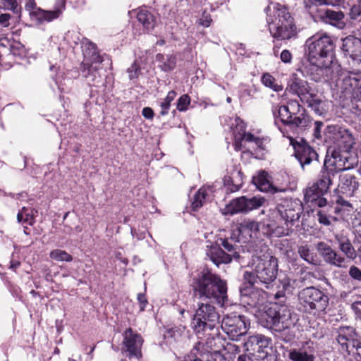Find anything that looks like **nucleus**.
Wrapping results in <instances>:
<instances>
[{
    "label": "nucleus",
    "mask_w": 361,
    "mask_h": 361,
    "mask_svg": "<svg viewBox=\"0 0 361 361\" xmlns=\"http://www.w3.org/2000/svg\"><path fill=\"white\" fill-rule=\"evenodd\" d=\"M221 352L226 354V361H229L230 359H232L233 355L240 352V348L234 343L225 342Z\"/></svg>",
    "instance_id": "nucleus-47"
},
{
    "label": "nucleus",
    "mask_w": 361,
    "mask_h": 361,
    "mask_svg": "<svg viewBox=\"0 0 361 361\" xmlns=\"http://www.w3.org/2000/svg\"><path fill=\"white\" fill-rule=\"evenodd\" d=\"M266 203L267 200L262 196H254L250 198L242 196L233 200L226 206V213L230 214L248 213L254 209L264 207Z\"/></svg>",
    "instance_id": "nucleus-10"
},
{
    "label": "nucleus",
    "mask_w": 361,
    "mask_h": 361,
    "mask_svg": "<svg viewBox=\"0 0 361 361\" xmlns=\"http://www.w3.org/2000/svg\"><path fill=\"white\" fill-rule=\"evenodd\" d=\"M300 257L310 264H316V255L307 245H300L298 248Z\"/></svg>",
    "instance_id": "nucleus-40"
},
{
    "label": "nucleus",
    "mask_w": 361,
    "mask_h": 361,
    "mask_svg": "<svg viewBox=\"0 0 361 361\" xmlns=\"http://www.w3.org/2000/svg\"><path fill=\"white\" fill-rule=\"evenodd\" d=\"M140 72L139 66L135 62H134L130 68H128V73L129 74V78L130 80L137 78Z\"/></svg>",
    "instance_id": "nucleus-55"
},
{
    "label": "nucleus",
    "mask_w": 361,
    "mask_h": 361,
    "mask_svg": "<svg viewBox=\"0 0 361 361\" xmlns=\"http://www.w3.org/2000/svg\"><path fill=\"white\" fill-rule=\"evenodd\" d=\"M303 212V206L298 199H284L274 209H269L272 217L279 216L284 221L283 226H276L275 223L267 224L269 231L277 237L288 235L292 227L298 221Z\"/></svg>",
    "instance_id": "nucleus-2"
},
{
    "label": "nucleus",
    "mask_w": 361,
    "mask_h": 361,
    "mask_svg": "<svg viewBox=\"0 0 361 361\" xmlns=\"http://www.w3.org/2000/svg\"><path fill=\"white\" fill-rule=\"evenodd\" d=\"M292 54L288 49H284L280 54V59L282 62L289 63L292 61Z\"/></svg>",
    "instance_id": "nucleus-59"
},
{
    "label": "nucleus",
    "mask_w": 361,
    "mask_h": 361,
    "mask_svg": "<svg viewBox=\"0 0 361 361\" xmlns=\"http://www.w3.org/2000/svg\"><path fill=\"white\" fill-rule=\"evenodd\" d=\"M0 9L8 10L15 14H20L22 8L17 0H0Z\"/></svg>",
    "instance_id": "nucleus-41"
},
{
    "label": "nucleus",
    "mask_w": 361,
    "mask_h": 361,
    "mask_svg": "<svg viewBox=\"0 0 361 361\" xmlns=\"http://www.w3.org/2000/svg\"><path fill=\"white\" fill-rule=\"evenodd\" d=\"M212 21V19L210 14L204 11L203 12L201 18L198 19L197 23L204 27H208L210 25Z\"/></svg>",
    "instance_id": "nucleus-51"
},
{
    "label": "nucleus",
    "mask_w": 361,
    "mask_h": 361,
    "mask_svg": "<svg viewBox=\"0 0 361 361\" xmlns=\"http://www.w3.org/2000/svg\"><path fill=\"white\" fill-rule=\"evenodd\" d=\"M216 243L219 244L221 247H222L231 259L240 262V255L238 251V246L237 245L232 243L228 238H219Z\"/></svg>",
    "instance_id": "nucleus-34"
},
{
    "label": "nucleus",
    "mask_w": 361,
    "mask_h": 361,
    "mask_svg": "<svg viewBox=\"0 0 361 361\" xmlns=\"http://www.w3.org/2000/svg\"><path fill=\"white\" fill-rule=\"evenodd\" d=\"M310 123L309 116L305 114V109L302 107L300 113L293 116L288 126L303 130L310 126Z\"/></svg>",
    "instance_id": "nucleus-33"
},
{
    "label": "nucleus",
    "mask_w": 361,
    "mask_h": 361,
    "mask_svg": "<svg viewBox=\"0 0 361 361\" xmlns=\"http://www.w3.org/2000/svg\"><path fill=\"white\" fill-rule=\"evenodd\" d=\"M208 195L207 190L204 188H201L195 194L193 200L191 204L192 210L197 211L203 206L206 197Z\"/></svg>",
    "instance_id": "nucleus-38"
},
{
    "label": "nucleus",
    "mask_w": 361,
    "mask_h": 361,
    "mask_svg": "<svg viewBox=\"0 0 361 361\" xmlns=\"http://www.w3.org/2000/svg\"><path fill=\"white\" fill-rule=\"evenodd\" d=\"M11 19V15L8 14V13H3V14H1L0 15V24L3 26V27H8L10 23H9V20Z\"/></svg>",
    "instance_id": "nucleus-61"
},
{
    "label": "nucleus",
    "mask_w": 361,
    "mask_h": 361,
    "mask_svg": "<svg viewBox=\"0 0 361 361\" xmlns=\"http://www.w3.org/2000/svg\"><path fill=\"white\" fill-rule=\"evenodd\" d=\"M302 102L307 104V106L312 110L314 112L318 115H322L324 113V109L322 107V100L319 99L314 91L312 92V94H310L305 99H304Z\"/></svg>",
    "instance_id": "nucleus-37"
},
{
    "label": "nucleus",
    "mask_w": 361,
    "mask_h": 361,
    "mask_svg": "<svg viewBox=\"0 0 361 361\" xmlns=\"http://www.w3.org/2000/svg\"><path fill=\"white\" fill-rule=\"evenodd\" d=\"M206 255L217 267L221 264H228L233 260L230 255L216 243L207 246Z\"/></svg>",
    "instance_id": "nucleus-27"
},
{
    "label": "nucleus",
    "mask_w": 361,
    "mask_h": 361,
    "mask_svg": "<svg viewBox=\"0 0 361 361\" xmlns=\"http://www.w3.org/2000/svg\"><path fill=\"white\" fill-rule=\"evenodd\" d=\"M314 348L312 341L305 342L300 348L290 349L288 357L292 361H314Z\"/></svg>",
    "instance_id": "nucleus-24"
},
{
    "label": "nucleus",
    "mask_w": 361,
    "mask_h": 361,
    "mask_svg": "<svg viewBox=\"0 0 361 361\" xmlns=\"http://www.w3.org/2000/svg\"><path fill=\"white\" fill-rule=\"evenodd\" d=\"M137 20L147 30H152L154 27L155 18L154 15L145 8H141L137 11Z\"/></svg>",
    "instance_id": "nucleus-35"
},
{
    "label": "nucleus",
    "mask_w": 361,
    "mask_h": 361,
    "mask_svg": "<svg viewBox=\"0 0 361 361\" xmlns=\"http://www.w3.org/2000/svg\"><path fill=\"white\" fill-rule=\"evenodd\" d=\"M271 339L262 334L249 336L244 346L250 355L256 360H263L268 355V348Z\"/></svg>",
    "instance_id": "nucleus-12"
},
{
    "label": "nucleus",
    "mask_w": 361,
    "mask_h": 361,
    "mask_svg": "<svg viewBox=\"0 0 361 361\" xmlns=\"http://www.w3.org/2000/svg\"><path fill=\"white\" fill-rule=\"evenodd\" d=\"M82 50L85 58L84 62L101 63L102 60L97 52L96 44L85 38L82 42Z\"/></svg>",
    "instance_id": "nucleus-29"
},
{
    "label": "nucleus",
    "mask_w": 361,
    "mask_h": 361,
    "mask_svg": "<svg viewBox=\"0 0 361 361\" xmlns=\"http://www.w3.org/2000/svg\"><path fill=\"white\" fill-rule=\"evenodd\" d=\"M221 329L231 340L238 338L247 331V324L245 317L231 313L226 315L221 322Z\"/></svg>",
    "instance_id": "nucleus-11"
},
{
    "label": "nucleus",
    "mask_w": 361,
    "mask_h": 361,
    "mask_svg": "<svg viewBox=\"0 0 361 361\" xmlns=\"http://www.w3.org/2000/svg\"><path fill=\"white\" fill-rule=\"evenodd\" d=\"M240 231L243 233H257L259 230V223L252 219H245L240 224Z\"/></svg>",
    "instance_id": "nucleus-39"
},
{
    "label": "nucleus",
    "mask_w": 361,
    "mask_h": 361,
    "mask_svg": "<svg viewBox=\"0 0 361 361\" xmlns=\"http://www.w3.org/2000/svg\"><path fill=\"white\" fill-rule=\"evenodd\" d=\"M335 176L334 170L323 166L316 183L305 189L304 200L310 203L312 207H324L327 205V200L323 196L327 193L333 183Z\"/></svg>",
    "instance_id": "nucleus-7"
},
{
    "label": "nucleus",
    "mask_w": 361,
    "mask_h": 361,
    "mask_svg": "<svg viewBox=\"0 0 361 361\" xmlns=\"http://www.w3.org/2000/svg\"><path fill=\"white\" fill-rule=\"evenodd\" d=\"M197 307L190 323V327L195 335L204 334L206 330L216 331L219 314L212 305L214 301L195 300Z\"/></svg>",
    "instance_id": "nucleus-6"
},
{
    "label": "nucleus",
    "mask_w": 361,
    "mask_h": 361,
    "mask_svg": "<svg viewBox=\"0 0 361 361\" xmlns=\"http://www.w3.org/2000/svg\"><path fill=\"white\" fill-rule=\"evenodd\" d=\"M357 171H345L339 175V191L348 197H353L358 190L360 184L357 176Z\"/></svg>",
    "instance_id": "nucleus-20"
},
{
    "label": "nucleus",
    "mask_w": 361,
    "mask_h": 361,
    "mask_svg": "<svg viewBox=\"0 0 361 361\" xmlns=\"http://www.w3.org/2000/svg\"><path fill=\"white\" fill-rule=\"evenodd\" d=\"M65 8V1L59 0L54 11H46L41 8H36L31 13V18L35 20L38 24L49 23L58 18Z\"/></svg>",
    "instance_id": "nucleus-22"
},
{
    "label": "nucleus",
    "mask_w": 361,
    "mask_h": 361,
    "mask_svg": "<svg viewBox=\"0 0 361 361\" xmlns=\"http://www.w3.org/2000/svg\"><path fill=\"white\" fill-rule=\"evenodd\" d=\"M310 65L307 73L315 82H326L333 78V63H326L324 61H309Z\"/></svg>",
    "instance_id": "nucleus-18"
},
{
    "label": "nucleus",
    "mask_w": 361,
    "mask_h": 361,
    "mask_svg": "<svg viewBox=\"0 0 361 361\" xmlns=\"http://www.w3.org/2000/svg\"><path fill=\"white\" fill-rule=\"evenodd\" d=\"M34 212L37 213V212L34 209L26 208V210L24 211V223H27L29 225L33 224Z\"/></svg>",
    "instance_id": "nucleus-53"
},
{
    "label": "nucleus",
    "mask_w": 361,
    "mask_h": 361,
    "mask_svg": "<svg viewBox=\"0 0 361 361\" xmlns=\"http://www.w3.org/2000/svg\"><path fill=\"white\" fill-rule=\"evenodd\" d=\"M351 341L348 338V341L346 343V345L348 346V351L343 350L342 346L340 345L339 350L343 355L345 357H348L350 361H355L356 354H355V343H352Z\"/></svg>",
    "instance_id": "nucleus-48"
},
{
    "label": "nucleus",
    "mask_w": 361,
    "mask_h": 361,
    "mask_svg": "<svg viewBox=\"0 0 361 361\" xmlns=\"http://www.w3.org/2000/svg\"><path fill=\"white\" fill-rule=\"evenodd\" d=\"M348 274L353 279L361 282V270L358 267L351 266L349 269Z\"/></svg>",
    "instance_id": "nucleus-52"
},
{
    "label": "nucleus",
    "mask_w": 361,
    "mask_h": 361,
    "mask_svg": "<svg viewBox=\"0 0 361 361\" xmlns=\"http://www.w3.org/2000/svg\"><path fill=\"white\" fill-rule=\"evenodd\" d=\"M265 11L269 30L273 38L288 40L297 36V27L294 19L286 7L276 4L272 8L267 6Z\"/></svg>",
    "instance_id": "nucleus-3"
},
{
    "label": "nucleus",
    "mask_w": 361,
    "mask_h": 361,
    "mask_svg": "<svg viewBox=\"0 0 361 361\" xmlns=\"http://www.w3.org/2000/svg\"><path fill=\"white\" fill-rule=\"evenodd\" d=\"M254 183L261 191H267L271 186L267 179V173L264 171L254 178Z\"/></svg>",
    "instance_id": "nucleus-43"
},
{
    "label": "nucleus",
    "mask_w": 361,
    "mask_h": 361,
    "mask_svg": "<svg viewBox=\"0 0 361 361\" xmlns=\"http://www.w3.org/2000/svg\"><path fill=\"white\" fill-rule=\"evenodd\" d=\"M336 203L338 205L341 207V208H339L340 212L342 209H345L347 212H350L353 208L352 204L348 201L340 196L338 197Z\"/></svg>",
    "instance_id": "nucleus-56"
},
{
    "label": "nucleus",
    "mask_w": 361,
    "mask_h": 361,
    "mask_svg": "<svg viewBox=\"0 0 361 361\" xmlns=\"http://www.w3.org/2000/svg\"><path fill=\"white\" fill-rule=\"evenodd\" d=\"M190 104V98L188 94H183L178 99L176 108L180 111H185Z\"/></svg>",
    "instance_id": "nucleus-49"
},
{
    "label": "nucleus",
    "mask_w": 361,
    "mask_h": 361,
    "mask_svg": "<svg viewBox=\"0 0 361 361\" xmlns=\"http://www.w3.org/2000/svg\"><path fill=\"white\" fill-rule=\"evenodd\" d=\"M122 350L127 353L129 358H140L142 357L141 348L143 340L140 334L131 328L127 329L123 334Z\"/></svg>",
    "instance_id": "nucleus-13"
},
{
    "label": "nucleus",
    "mask_w": 361,
    "mask_h": 361,
    "mask_svg": "<svg viewBox=\"0 0 361 361\" xmlns=\"http://www.w3.org/2000/svg\"><path fill=\"white\" fill-rule=\"evenodd\" d=\"M348 338L352 343H355V361H361V341L357 339V334L352 326H341L337 330L336 341L342 350L348 351L346 343Z\"/></svg>",
    "instance_id": "nucleus-17"
},
{
    "label": "nucleus",
    "mask_w": 361,
    "mask_h": 361,
    "mask_svg": "<svg viewBox=\"0 0 361 361\" xmlns=\"http://www.w3.org/2000/svg\"><path fill=\"white\" fill-rule=\"evenodd\" d=\"M253 271H246L243 274L245 284L254 286L258 282L267 288L276 280L278 274V259L269 254L253 255L251 261Z\"/></svg>",
    "instance_id": "nucleus-4"
},
{
    "label": "nucleus",
    "mask_w": 361,
    "mask_h": 361,
    "mask_svg": "<svg viewBox=\"0 0 361 361\" xmlns=\"http://www.w3.org/2000/svg\"><path fill=\"white\" fill-rule=\"evenodd\" d=\"M192 290L194 300L215 301L222 306L227 300L226 281L208 269H204L194 278Z\"/></svg>",
    "instance_id": "nucleus-1"
},
{
    "label": "nucleus",
    "mask_w": 361,
    "mask_h": 361,
    "mask_svg": "<svg viewBox=\"0 0 361 361\" xmlns=\"http://www.w3.org/2000/svg\"><path fill=\"white\" fill-rule=\"evenodd\" d=\"M317 249L326 263L338 268H345L348 266L349 260L326 243L324 242L319 243Z\"/></svg>",
    "instance_id": "nucleus-19"
},
{
    "label": "nucleus",
    "mask_w": 361,
    "mask_h": 361,
    "mask_svg": "<svg viewBox=\"0 0 361 361\" xmlns=\"http://www.w3.org/2000/svg\"><path fill=\"white\" fill-rule=\"evenodd\" d=\"M350 16L352 19L356 20L361 17V4L358 1V5H354L350 11Z\"/></svg>",
    "instance_id": "nucleus-58"
},
{
    "label": "nucleus",
    "mask_w": 361,
    "mask_h": 361,
    "mask_svg": "<svg viewBox=\"0 0 361 361\" xmlns=\"http://www.w3.org/2000/svg\"><path fill=\"white\" fill-rule=\"evenodd\" d=\"M324 16L329 20V23L336 24V23L342 20L344 18V14L341 11H334L331 10H326L324 13Z\"/></svg>",
    "instance_id": "nucleus-46"
},
{
    "label": "nucleus",
    "mask_w": 361,
    "mask_h": 361,
    "mask_svg": "<svg viewBox=\"0 0 361 361\" xmlns=\"http://www.w3.org/2000/svg\"><path fill=\"white\" fill-rule=\"evenodd\" d=\"M320 208L318 210L317 216V221L319 224L324 226L331 225L330 218L332 217V214L340 213V209L338 207H334L327 201V205L324 207H319Z\"/></svg>",
    "instance_id": "nucleus-32"
},
{
    "label": "nucleus",
    "mask_w": 361,
    "mask_h": 361,
    "mask_svg": "<svg viewBox=\"0 0 361 361\" xmlns=\"http://www.w3.org/2000/svg\"><path fill=\"white\" fill-rule=\"evenodd\" d=\"M282 285V290L285 292H291L293 288V281L288 277L285 276L281 281Z\"/></svg>",
    "instance_id": "nucleus-57"
},
{
    "label": "nucleus",
    "mask_w": 361,
    "mask_h": 361,
    "mask_svg": "<svg viewBox=\"0 0 361 361\" xmlns=\"http://www.w3.org/2000/svg\"><path fill=\"white\" fill-rule=\"evenodd\" d=\"M294 148V155L300 162L302 169L311 164L319 163V155L316 150L307 142L301 140V142H292Z\"/></svg>",
    "instance_id": "nucleus-14"
},
{
    "label": "nucleus",
    "mask_w": 361,
    "mask_h": 361,
    "mask_svg": "<svg viewBox=\"0 0 361 361\" xmlns=\"http://www.w3.org/2000/svg\"><path fill=\"white\" fill-rule=\"evenodd\" d=\"M137 298L140 303V310L143 311L148 303L146 295L144 293H139Z\"/></svg>",
    "instance_id": "nucleus-60"
},
{
    "label": "nucleus",
    "mask_w": 361,
    "mask_h": 361,
    "mask_svg": "<svg viewBox=\"0 0 361 361\" xmlns=\"http://www.w3.org/2000/svg\"><path fill=\"white\" fill-rule=\"evenodd\" d=\"M324 126V123L322 121H315L314 128L313 132V137L316 140H321L322 137V128Z\"/></svg>",
    "instance_id": "nucleus-54"
},
{
    "label": "nucleus",
    "mask_w": 361,
    "mask_h": 361,
    "mask_svg": "<svg viewBox=\"0 0 361 361\" xmlns=\"http://www.w3.org/2000/svg\"><path fill=\"white\" fill-rule=\"evenodd\" d=\"M331 154L330 157L327 155L324 159V166L334 170V173L349 171L353 168V164L349 163L348 158L342 154L340 151L329 148L327 154Z\"/></svg>",
    "instance_id": "nucleus-16"
},
{
    "label": "nucleus",
    "mask_w": 361,
    "mask_h": 361,
    "mask_svg": "<svg viewBox=\"0 0 361 361\" xmlns=\"http://www.w3.org/2000/svg\"><path fill=\"white\" fill-rule=\"evenodd\" d=\"M99 64L100 63H96L95 62L82 63V75L91 85H96V84L99 82L100 75L98 73Z\"/></svg>",
    "instance_id": "nucleus-30"
},
{
    "label": "nucleus",
    "mask_w": 361,
    "mask_h": 361,
    "mask_svg": "<svg viewBox=\"0 0 361 361\" xmlns=\"http://www.w3.org/2000/svg\"><path fill=\"white\" fill-rule=\"evenodd\" d=\"M142 116L152 120L154 118V111L150 107H145L142 111Z\"/></svg>",
    "instance_id": "nucleus-62"
},
{
    "label": "nucleus",
    "mask_w": 361,
    "mask_h": 361,
    "mask_svg": "<svg viewBox=\"0 0 361 361\" xmlns=\"http://www.w3.org/2000/svg\"><path fill=\"white\" fill-rule=\"evenodd\" d=\"M176 97V92L173 90H171L168 92L166 97L164 99L163 102L160 103L161 111L160 115L164 116L169 113V110L171 106V103L174 100Z\"/></svg>",
    "instance_id": "nucleus-42"
},
{
    "label": "nucleus",
    "mask_w": 361,
    "mask_h": 361,
    "mask_svg": "<svg viewBox=\"0 0 361 361\" xmlns=\"http://www.w3.org/2000/svg\"><path fill=\"white\" fill-rule=\"evenodd\" d=\"M240 128L243 133L240 132L238 135H235L234 146L236 151L241 150L244 148V144L246 142L253 143L257 147L263 149V139L255 137L250 133H245L244 123H242Z\"/></svg>",
    "instance_id": "nucleus-26"
},
{
    "label": "nucleus",
    "mask_w": 361,
    "mask_h": 361,
    "mask_svg": "<svg viewBox=\"0 0 361 361\" xmlns=\"http://www.w3.org/2000/svg\"><path fill=\"white\" fill-rule=\"evenodd\" d=\"M329 305V297L320 290L311 286L298 293L299 309L315 315L324 312Z\"/></svg>",
    "instance_id": "nucleus-9"
},
{
    "label": "nucleus",
    "mask_w": 361,
    "mask_h": 361,
    "mask_svg": "<svg viewBox=\"0 0 361 361\" xmlns=\"http://www.w3.org/2000/svg\"><path fill=\"white\" fill-rule=\"evenodd\" d=\"M196 336L200 339L205 341L207 346L214 352L216 359L218 358L220 361H226V354L221 352L226 341L220 335L219 326L216 327V331L206 330L204 334Z\"/></svg>",
    "instance_id": "nucleus-15"
},
{
    "label": "nucleus",
    "mask_w": 361,
    "mask_h": 361,
    "mask_svg": "<svg viewBox=\"0 0 361 361\" xmlns=\"http://www.w3.org/2000/svg\"><path fill=\"white\" fill-rule=\"evenodd\" d=\"M343 52L348 55L353 61L361 62V39L353 35H349L343 39Z\"/></svg>",
    "instance_id": "nucleus-23"
},
{
    "label": "nucleus",
    "mask_w": 361,
    "mask_h": 361,
    "mask_svg": "<svg viewBox=\"0 0 361 361\" xmlns=\"http://www.w3.org/2000/svg\"><path fill=\"white\" fill-rule=\"evenodd\" d=\"M245 288H240L241 302L251 307H257L265 301L266 293L262 289L254 288L250 284H245Z\"/></svg>",
    "instance_id": "nucleus-21"
},
{
    "label": "nucleus",
    "mask_w": 361,
    "mask_h": 361,
    "mask_svg": "<svg viewBox=\"0 0 361 361\" xmlns=\"http://www.w3.org/2000/svg\"><path fill=\"white\" fill-rule=\"evenodd\" d=\"M360 76L354 73H350L349 75L345 77L343 83L345 86L349 85L352 88H356L359 86Z\"/></svg>",
    "instance_id": "nucleus-50"
},
{
    "label": "nucleus",
    "mask_w": 361,
    "mask_h": 361,
    "mask_svg": "<svg viewBox=\"0 0 361 361\" xmlns=\"http://www.w3.org/2000/svg\"><path fill=\"white\" fill-rule=\"evenodd\" d=\"M297 321L296 314L291 312L287 305L279 302L272 304L259 317L262 326L278 332L291 329Z\"/></svg>",
    "instance_id": "nucleus-5"
},
{
    "label": "nucleus",
    "mask_w": 361,
    "mask_h": 361,
    "mask_svg": "<svg viewBox=\"0 0 361 361\" xmlns=\"http://www.w3.org/2000/svg\"><path fill=\"white\" fill-rule=\"evenodd\" d=\"M309 61H324L333 63L334 44L331 37L326 33H317L310 37L305 43Z\"/></svg>",
    "instance_id": "nucleus-8"
},
{
    "label": "nucleus",
    "mask_w": 361,
    "mask_h": 361,
    "mask_svg": "<svg viewBox=\"0 0 361 361\" xmlns=\"http://www.w3.org/2000/svg\"><path fill=\"white\" fill-rule=\"evenodd\" d=\"M156 60L159 63L160 68L165 72L173 70L176 65V57L173 55L158 54Z\"/></svg>",
    "instance_id": "nucleus-36"
},
{
    "label": "nucleus",
    "mask_w": 361,
    "mask_h": 361,
    "mask_svg": "<svg viewBox=\"0 0 361 361\" xmlns=\"http://www.w3.org/2000/svg\"><path fill=\"white\" fill-rule=\"evenodd\" d=\"M290 92L298 95L300 100L305 99L314 90L306 80L299 78L295 74L293 75L288 83Z\"/></svg>",
    "instance_id": "nucleus-25"
},
{
    "label": "nucleus",
    "mask_w": 361,
    "mask_h": 361,
    "mask_svg": "<svg viewBox=\"0 0 361 361\" xmlns=\"http://www.w3.org/2000/svg\"><path fill=\"white\" fill-rule=\"evenodd\" d=\"M335 240L339 250L345 255L347 259H353L357 256V252L351 244L350 240L343 235H336Z\"/></svg>",
    "instance_id": "nucleus-31"
},
{
    "label": "nucleus",
    "mask_w": 361,
    "mask_h": 361,
    "mask_svg": "<svg viewBox=\"0 0 361 361\" xmlns=\"http://www.w3.org/2000/svg\"><path fill=\"white\" fill-rule=\"evenodd\" d=\"M302 106L296 100H290L287 105H282L278 109V114L282 123L288 125L293 116L301 111Z\"/></svg>",
    "instance_id": "nucleus-28"
},
{
    "label": "nucleus",
    "mask_w": 361,
    "mask_h": 361,
    "mask_svg": "<svg viewBox=\"0 0 361 361\" xmlns=\"http://www.w3.org/2000/svg\"><path fill=\"white\" fill-rule=\"evenodd\" d=\"M262 82L275 92H280L283 89L281 85L275 83V78L269 73H265L262 75Z\"/></svg>",
    "instance_id": "nucleus-45"
},
{
    "label": "nucleus",
    "mask_w": 361,
    "mask_h": 361,
    "mask_svg": "<svg viewBox=\"0 0 361 361\" xmlns=\"http://www.w3.org/2000/svg\"><path fill=\"white\" fill-rule=\"evenodd\" d=\"M36 8H38L37 7L35 0H28L25 4V9H26V11H29L30 16H31V13L35 11Z\"/></svg>",
    "instance_id": "nucleus-63"
},
{
    "label": "nucleus",
    "mask_w": 361,
    "mask_h": 361,
    "mask_svg": "<svg viewBox=\"0 0 361 361\" xmlns=\"http://www.w3.org/2000/svg\"><path fill=\"white\" fill-rule=\"evenodd\" d=\"M351 307L357 317L361 319V301H355L352 303Z\"/></svg>",
    "instance_id": "nucleus-64"
},
{
    "label": "nucleus",
    "mask_w": 361,
    "mask_h": 361,
    "mask_svg": "<svg viewBox=\"0 0 361 361\" xmlns=\"http://www.w3.org/2000/svg\"><path fill=\"white\" fill-rule=\"evenodd\" d=\"M49 257L51 259L58 262H71L73 260L72 256L66 252L65 250L56 249L52 250Z\"/></svg>",
    "instance_id": "nucleus-44"
}]
</instances>
